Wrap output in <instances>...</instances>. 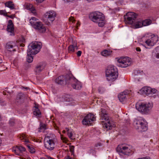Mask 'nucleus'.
<instances>
[{"instance_id":"nucleus-19","label":"nucleus","mask_w":159,"mask_h":159,"mask_svg":"<svg viewBox=\"0 0 159 159\" xmlns=\"http://www.w3.org/2000/svg\"><path fill=\"white\" fill-rule=\"evenodd\" d=\"M130 91L125 90L119 94L118 98L120 102H122L127 99L128 97V94Z\"/></svg>"},{"instance_id":"nucleus-21","label":"nucleus","mask_w":159,"mask_h":159,"mask_svg":"<svg viewBox=\"0 0 159 159\" xmlns=\"http://www.w3.org/2000/svg\"><path fill=\"white\" fill-rule=\"evenodd\" d=\"M46 64L44 63L41 62L37 64L34 69L35 71L37 73H39L42 71L45 68Z\"/></svg>"},{"instance_id":"nucleus-5","label":"nucleus","mask_w":159,"mask_h":159,"mask_svg":"<svg viewBox=\"0 0 159 159\" xmlns=\"http://www.w3.org/2000/svg\"><path fill=\"white\" fill-rule=\"evenodd\" d=\"M106 75L108 81H114L117 78L118 75L117 69L113 66H109L106 71Z\"/></svg>"},{"instance_id":"nucleus-2","label":"nucleus","mask_w":159,"mask_h":159,"mask_svg":"<svg viewBox=\"0 0 159 159\" xmlns=\"http://www.w3.org/2000/svg\"><path fill=\"white\" fill-rule=\"evenodd\" d=\"M99 115L101 117L100 120H102L101 122L103 126L107 129H111L114 124L112 121H111V117L109 116L107 111L104 109H102Z\"/></svg>"},{"instance_id":"nucleus-26","label":"nucleus","mask_w":159,"mask_h":159,"mask_svg":"<svg viewBox=\"0 0 159 159\" xmlns=\"http://www.w3.org/2000/svg\"><path fill=\"white\" fill-rule=\"evenodd\" d=\"M5 4L6 6L10 8L11 9H15V5L13 2L8 1L6 2Z\"/></svg>"},{"instance_id":"nucleus-46","label":"nucleus","mask_w":159,"mask_h":159,"mask_svg":"<svg viewBox=\"0 0 159 159\" xmlns=\"http://www.w3.org/2000/svg\"><path fill=\"white\" fill-rule=\"evenodd\" d=\"M8 17L10 18H13V16H12V15H10V16H7Z\"/></svg>"},{"instance_id":"nucleus-14","label":"nucleus","mask_w":159,"mask_h":159,"mask_svg":"<svg viewBox=\"0 0 159 159\" xmlns=\"http://www.w3.org/2000/svg\"><path fill=\"white\" fill-rule=\"evenodd\" d=\"M117 61V66L121 67H126L131 64L130 59L128 57H120Z\"/></svg>"},{"instance_id":"nucleus-8","label":"nucleus","mask_w":159,"mask_h":159,"mask_svg":"<svg viewBox=\"0 0 159 159\" xmlns=\"http://www.w3.org/2000/svg\"><path fill=\"white\" fill-rule=\"evenodd\" d=\"M36 20L37 19L34 17H32L30 20V23L31 25L34 29L38 30L40 32H44L46 30L45 27L41 22L37 21Z\"/></svg>"},{"instance_id":"nucleus-10","label":"nucleus","mask_w":159,"mask_h":159,"mask_svg":"<svg viewBox=\"0 0 159 159\" xmlns=\"http://www.w3.org/2000/svg\"><path fill=\"white\" fill-rule=\"evenodd\" d=\"M131 147L129 145H118L116 148V151L124 155H129L133 153V151L130 149Z\"/></svg>"},{"instance_id":"nucleus-42","label":"nucleus","mask_w":159,"mask_h":159,"mask_svg":"<svg viewBox=\"0 0 159 159\" xmlns=\"http://www.w3.org/2000/svg\"><path fill=\"white\" fill-rule=\"evenodd\" d=\"M36 1L39 3H41L43 2L44 0H35Z\"/></svg>"},{"instance_id":"nucleus-15","label":"nucleus","mask_w":159,"mask_h":159,"mask_svg":"<svg viewBox=\"0 0 159 159\" xmlns=\"http://www.w3.org/2000/svg\"><path fill=\"white\" fill-rule=\"evenodd\" d=\"M141 91L143 93L147 95L152 96L154 98L156 97V94H157V90L155 89H152L149 87H145L142 88Z\"/></svg>"},{"instance_id":"nucleus-11","label":"nucleus","mask_w":159,"mask_h":159,"mask_svg":"<svg viewBox=\"0 0 159 159\" xmlns=\"http://www.w3.org/2000/svg\"><path fill=\"white\" fill-rule=\"evenodd\" d=\"M134 125H136V128L141 131H144L147 130V123L144 120H136L134 121Z\"/></svg>"},{"instance_id":"nucleus-6","label":"nucleus","mask_w":159,"mask_h":159,"mask_svg":"<svg viewBox=\"0 0 159 159\" xmlns=\"http://www.w3.org/2000/svg\"><path fill=\"white\" fill-rule=\"evenodd\" d=\"M141 39L148 46L152 47L154 46L158 41V37L154 34L150 36L146 34L143 36Z\"/></svg>"},{"instance_id":"nucleus-43","label":"nucleus","mask_w":159,"mask_h":159,"mask_svg":"<svg viewBox=\"0 0 159 159\" xmlns=\"http://www.w3.org/2000/svg\"><path fill=\"white\" fill-rule=\"evenodd\" d=\"M22 88H23L26 90H28V89H30L29 88L26 87H22Z\"/></svg>"},{"instance_id":"nucleus-53","label":"nucleus","mask_w":159,"mask_h":159,"mask_svg":"<svg viewBox=\"0 0 159 159\" xmlns=\"http://www.w3.org/2000/svg\"><path fill=\"white\" fill-rule=\"evenodd\" d=\"M41 159H45V158H41Z\"/></svg>"},{"instance_id":"nucleus-51","label":"nucleus","mask_w":159,"mask_h":159,"mask_svg":"<svg viewBox=\"0 0 159 159\" xmlns=\"http://www.w3.org/2000/svg\"><path fill=\"white\" fill-rule=\"evenodd\" d=\"M24 45V44H22L20 45L21 46H23Z\"/></svg>"},{"instance_id":"nucleus-27","label":"nucleus","mask_w":159,"mask_h":159,"mask_svg":"<svg viewBox=\"0 0 159 159\" xmlns=\"http://www.w3.org/2000/svg\"><path fill=\"white\" fill-rule=\"evenodd\" d=\"M111 52L110 50H105L102 52L101 54L103 56L107 57L110 55Z\"/></svg>"},{"instance_id":"nucleus-32","label":"nucleus","mask_w":159,"mask_h":159,"mask_svg":"<svg viewBox=\"0 0 159 159\" xmlns=\"http://www.w3.org/2000/svg\"><path fill=\"white\" fill-rule=\"evenodd\" d=\"M16 148L18 150L20 151V152H22L25 151V148L21 146L17 147Z\"/></svg>"},{"instance_id":"nucleus-45","label":"nucleus","mask_w":159,"mask_h":159,"mask_svg":"<svg viewBox=\"0 0 159 159\" xmlns=\"http://www.w3.org/2000/svg\"><path fill=\"white\" fill-rule=\"evenodd\" d=\"M156 57L157 58H159V53H157L156 54Z\"/></svg>"},{"instance_id":"nucleus-38","label":"nucleus","mask_w":159,"mask_h":159,"mask_svg":"<svg viewBox=\"0 0 159 159\" xmlns=\"http://www.w3.org/2000/svg\"><path fill=\"white\" fill-rule=\"evenodd\" d=\"M9 124L11 126H13L15 123L14 120H9Z\"/></svg>"},{"instance_id":"nucleus-29","label":"nucleus","mask_w":159,"mask_h":159,"mask_svg":"<svg viewBox=\"0 0 159 159\" xmlns=\"http://www.w3.org/2000/svg\"><path fill=\"white\" fill-rule=\"evenodd\" d=\"M27 138L26 136L24 134H21L20 136V139L21 140H23V141L25 143H28L29 142V141L26 139Z\"/></svg>"},{"instance_id":"nucleus-24","label":"nucleus","mask_w":159,"mask_h":159,"mask_svg":"<svg viewBox=\"0 0 159 159\" xmlns=\"http://www.w3.org/2000/svg\"><path fill=\"white\" fill-rule=\"evenodd\" d=\"M24 97L23 94L22 93H19L18 94L16 98V101L19 104H20L23 102Z\"/></svg>"},{"instance_id":"nucleus-37","label":"nucleus","mask_w":159,"mask_h":159,"mask_svg":"<svg viewBox=\"0 0 159 159\" xmlns=\"http://www.w3.org/2000/svg\"><path fill=\"white\" fill-rule=\"evenodd\" d=\"M18 150L16 148L15 150L13 149V151L15 152V153L16 154L18 155H20V152H18Z\"/></svg>"},{"instance_id":"nucleus-12","label":"nucleus","mask_w":159,"mask_h":159,"mask_svg":"<svg viewBox=\"0 0 159 159\" xmlns=\"http://www.w3.org/2000/svg\"><path fill=\"white\" fill-rule=\"evenodd\" d=\"M137 14L133 12H128L124 16L125 21L126 23L132 24L135 21Z\"/></svg>"},{"instance_id":"nucleus-4","label":"nucleus","mask_w":159,"mask_h":159,"mask_svg":"<svg viewBox=\"0 0 159 159\" xmlns=\"http://www.w3.org/2000/svg\"><path fill=\"white\" fill-rule=\"evenodd\" d=\"M57 142V139L55 135L52 134L47 136L44 139V146L50 150L54 149Z\"/></svg>"},{"instance_id":"nucleus-48","label":"nucleus","mask_w":159,"mask_h":159,"mask_svg":"<svg viewBox=\"0 0 159 159\" xmlns=\"http://www.w3.org/2000/svg\"><path fill=\"white\" fill-rule=\"evenodd\" d=\"M137 71L138 73H141L140 71L139 70H137Z\"/></svg>"},{"instance_id":"nucleus-3","label":"nucleus","mask_w":159,"mask_h":159,"mask_svg":"<svg viewBox=\"0 0 159 159\" xmlns=\"http://www.w3.org/2000/svg\"><path fill=\"white\" fill-rule=\"evenodd\" d=\"M89 17L92 21L97 23L99 27H103L106 23L104 15L99 12L95 11L91 13Z\"/></svg>"},{"instance_id":"nucleus-13","label":"nucleus","mask_w":159,"mask_h":159,"mask_svg":"<svg viewBox=\"0 0 159 159\" xmlns=\"http://www.w3.org/2000/svg\"><path fill=\"white\" fill-rule=\"evenodd\" d=\"M71 76L68 75H66L65 76L61 75L57 78L55 80V82L60 85H65L69 84Z\"/></svg>"},{"instance_id":"nucleus-54","label":"nucleus","mask_w":159,"mask_h":159,"mask_svg":"<svg viewBox=\"0 0 159 159\" xmlns=\"http://www.w3.org/2000/svg\"><path fill=\"white\" fill-rule=\"evenodd\" d=\"M31 6L32 7V5H31Z\"/></svg>"},{"instance_id":"nucleus-44","label":"nucleus","mask_w":159,"mask_h":159,"mask_svg":"<svg viewBox=\"0 0 159 159\" xmlns=\"http://www.w3.org/2000/svg\"><path fill=\"white\" fill-rule=\"evenodd\" d=\"M101 145V144H100V143H98V144H96L95 147H98V146H100Z\"/></svg>"},{"instance_id":"nucleus-33","label":"nucleus","mask_w":159,"mask_h":159,"mask_svg":"<svg viewBox=\"0 0 159 159\" xmlns=\"http://www.w3.org/2000/svg\"><path fill=\"white\" fill-rule=\"evenodd\" d=\"M66 129L67 131V135H68L70 139H72V134L71 132V131H70V129L68 128H66Z\"/></svg>"},{"instance_id":"nucleus-34","label":"nucleus","mask_w":159,"mask_h":159,"mask_svg":"<svg viewBox=\"0 0 159 159\" xmlns=\"http://www.w3.org/2000/svg\"><path fill=\"white\" fill-rule=\"evenodd\" d=\"M46 125L45 124H43L42 125L40 128L39 129V132H41L42 131L41 130V129H46Z\"/></svg>"},{"instance_id":"nucleus-47","label":"nucleus","mask_w":159,"mask_h":159,"mask_svg":"<svg viewBox=\"0 0 159 159\" xmlns=\"http://www.w3.org/2000/svg\"><path fill=\"white\" fill-rule=\"evenodd\" d=\"M31 9V11H32V12L33 13H34V9L33 8H32Z\"/></svg>"},{"instance_id":"nucleus-40","label":"nucleus","mask_w":159,"mask_h":159,"mask_svg":"<svg viewBox=\"0 0 159 159\" xmlns=\"http://www.w3.org/2000/svg\"><path fill=\"white\" fill-rule=\"evenodd\" d=\"M5 11H0V13L1 14H4L5 13Z\"/></svg>"},{"instance_id":"nucleus-17","label":"nucleus","mask_w":159,"mask_h":159,"mask_svg":"<svg viewBox=\"0 0 159 159\" xmlns=\"http://www.w3.org/2000/svg\"><path fill=\"white\" fill-rule=\"evenodd\" d=\"M69 84H70L72 88L75 89H79L81 88L80 82L74 77H70Z\"/></svg>"},{"instance_id":"nucleus-31","label":"nucleus","mask_w":159,"mask_h":159,"mask_svg":"<svg viewBox=\"0 0 159 159\" xmlns=\"http://www.w3.org/2000/svg\"><path fill=\"white\" fill-rule=\"evenodd\" d=\"M27 146L29 149L30 152L31 153H34L35 152V149L33 148L30 145L27 144Z\"/></svg>"},{"instance_id":"nucleus-35","label":"nucleus","mask_w":159,"mask_h":159,"mask_svg":"<svg viewBox=\"0 0 159 159\" xmlns=\"http://www.w3.org/2000/svg\"><path fill=\"white\" fill-rule=\"evenodd\" d=\"M104 88L102 87H99L98 89V91L99 93H102L104 92Z\"/></svg>"},{"instance_id":"nucleus-23","label":"nucleus","mask_w":159,"mask_h":159,"mask_svg":"<svg viewBox=\"0 0 159 159\" xmlns=\"http://www.w3.org/2000/svg\"><path fill=\"white\" fill-rule=\"evenodd\" d=\"M132 28L134 29H137L142 27L143 26L142 21H138L134 22L132 24Z\"/></svg>"},{"instance_id":"nucleus-39","label":"nucleus","mask_w":159,"mask_h":159,"mask_svg":"<svg viewBox=\"0 0 159 159\" xmlns=\"http://www.w3.org/2000/svg\"><path fill=\"white\" fill-rule=\"evenodd\" d=\"M82 52L80 51H78L77 53V56L79 57H80L81 54Z\"/></svg>"},{"instance_id":"nucleus-49","label":"nucleus","mask_w":159,"mask_h":159,"mask_svg":"<svg viewBox=\"0 0 159 159\" xmlns=\"http://www.w3.org/2000/svg\"><path fill=\"white\" fill-rule=\"evenodd\" d=\"M2 59L0 58V63L2 62Z\"/></svg>"},{"instance_id":"nucleus-7","label":"nucleus","mask_w":159,"mask_h":159,"mask_svg":"<svg viewBox=\"0 0 159 159\" xmlns=\"http://www.w3.org/2000/svg\"><path fill=\"white\" fill-rule=\"evenodd\" d=\"M152 107L151 103L148 104L141 102H137L136 105V109L140 112L143 114L148 113Z\"/></svg>"},{"instance_id":"nucleus-25","label":"nucleus","mask_w":159,"mask_h":159,"mask_svg":"<svg viewBox=\"0 0 159 159\" xmlns=\"http://www.w3.org/2000/svg\"><path fill=\"white\" fill-rule=\"evenodd\" d=\"M68 49L69 52H73L75 51V49L77 50L78 49V47L76 45H71L68 47Z\"/></svg>"},{"instance_id":"nucleus-52","label":"nucleus","mask_w":159,"mask_h":159,"mask_svg":"<svg viewBox=\"0 0 159 159\" xmlns=\"http://www.w3.org/2000/svg\"><path fill=\"white\" fill-rule=\"evenodd\" d=\"M79 24V25H80V24H79V22H77V24L78 25Z\"/></svg>"},{"instance_id":"nucleus-28","label":"nucleus","mask_w":159,"mask_h":159,"mask_svg":"<svg viewBox=\"0 0 159 159\" xmlns=\"http://www.w3.org/2000/svg\"><path fill=\"white\" fill-rule=\"evenodd\" d=\"M143 26H147L151 24L152 21L150 19H146L142 21Z\"/></svg>"},{"instance_id":"nucleus-22","label":"nucleus","mask_w":159,"mask_h":159,"mask_svg":"<svg viewBox=\"0 0 159 159\" xmlns=\"http://www.w3.org/2000/svg\"><path fill=\"white\" fill-rule=\"evenodd\" d=\"M33 114L37 117H40L41 115V112L36 104H35L33 109Z\"/></svg>"},{"instance_id":"nucleus-9","label":"nucleus","mask_w":159,"mask_h":159,"mask_svg":"<svg viewBox=\"0 0 159 159\" xmlns=\"http://www.w3.org/2000/svg\"><path fill=\"white\" fill-rule=\"evenodd\" d=\"M56 16V13L54 11H48L44 14L43 20L46 24L49 25L50 22H52L55 20Z\"/></svg>"},{"instance_id":"nucleus-1","label":"nucleus","mask_w":159,"mask_h":159,"mask_svg":"<svg viewBox=\"0 0 159 159\" xmlns=\"http://www.w3.org/2000/svg\"><path fill=\"white\" fill-rule=\"evenodd\" d=\"M42 47V44L40 42H32L28 46L27 61L31 63L33 61L31 54H36L38 53Z\"/></svg>"},{"instance_id":"nucleus-50","label":"nucleus","mask_w":159,"mask_h":159,"mask_svg":"<svg viewBox=\"0 0 159 159\" xmlns=\"http://www.w3.org/2000/svg\"><path fill=\"white\" fill-rule=\"evenodd\" d=\"M66 159H71V158L69 157H68Z\"/></svg>"},{"instance_id":"nucleus-36","label":"nucleus","mask_w":159,"mask_h":159,"mask_svg":"<svg viewBox=\"0 0 159 159\" xmlns=\"http://www.w3.org/2000/svg\"><path fill=\"white\" fill-rule=\"evenodd\" d=\"M74 146H70V152L72 153H73L74 152Z\"/></svg>"},{"instance_id":"nucleus-20","label":"nucleus","mask_w":159,"mask_h":159,"mask_svg":"<svg viewBox=\"0 0 159 159\" xmlns=\"http://www.w3.org/2000/svg\"><path fill=\"white\" fill-rule=\"evenodd\" d=\"M7 30L8 32H10L11 33V35H14V25L12 23V21L11 20H9L8 21V23L7 25Z\"/></svg>"},{"instance_id":"nucleus-41","label":"nucleus","mask_w":159,"mask_h":159,"mask_svg":"<svg viewBox=\"0 0 159 159\" xmlns=\"http://www.w3.org/2000/svg\"><path fill=\"white\" fill-rule=\"evenodd\" d=\"M136 51L138 52H140L141 50L140 48L139 47H137L136 48Z\"/></svg>"},{"instance_id":"nucleus-16","label":"nucleus","mask_w":159,"mask_h":159,"mask_svg":"<svg viewBox=\"0 0 159 159\" xmlns=\"http://www.w3.org/2000/svg\"><path fill=\"white\" fill-rule=\"evenodd\" d=\"M96 117L93 114L89 113L84 117L82 123L84 125L91 124V122L95 120Z\"/></svg>"},{"instance_id":"nucleus-30","label":"nucleus","mask_w":159,"mask_h":159,"mask_svg":"<svg viewBox=\"0 0 159 159\" xmlns=\"http://www.w3.org/2000/svg\"><path fill=\"white\" fill-rule=\"evenodd\" d=\"M65 101L67 102H70L72 101L73 100V99L70 95H67L64 98Z\"/></svg>"},{"instance_id":"nucleus-18","label":"nucleus","mask_w":159,"mask_h":159,"mask_svg":"<svg viewBox=\"0 0 159 159\" xmlns=\"http://www.w3.org/2000/svg\"><path fill=\"white\" fill-rule=\"evenodd\" d=\"M16 46V44L15 42L10 41L7 43L5 48L7 52H15L16 50L14 48Z\"/></svg>"}]
</instances>
